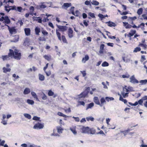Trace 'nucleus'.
<instances>
[{
    "mask_svg": "<svg viewBox=\"0 0 147 147\" xmlns=\"http://www.w3.org/2000/svg\"><path fill=\"white\" fill-rule=\"evenodd\" d=\"M127 86H125V88H123V90L124 91H126L127 92H128L130 90V88L131 87H128L127 88H126Z\"/></svg>",
    "mask_w": 147,
    "mask_h": 147,
    "instance_id": "7c9ffc66",
    "label": "nucleus"
},
{
    "mask_svg": "<svg viewBox=\"0 0 147 147\" xmlns=\"http://www.w3.org/2000/svg\"><path fill=\"white\" fill-rule=\"evenodd\" d=\"M7 120H5V119H2L1 123L4 125H6L7 124Z\"/></svg>",
    "mask_w": 147,
    "mask_h": 147,
    "instance_id": "a18cd8bd",
    "label": "nucleus"
},
{
    "mask_svg": "<svg viewBox=\"0 0 147 147\" xmlns=\"http://www.w3.org/2000/svg\"><path fill=\"white\" fill-rule=\"evenodd\" d=\"M51 136H59V134L57 133H53V134H51Z\"/></svg>",
    "mask_w": 147,
    "mask_h": 147,
    "instance_id": "0e129e2a",
    "label": "nucleus"
},
{
    "mask_svg": "<svg viewBox=\"0 0 147 147\" xmlns=\"http://www.w3.org/2000/svg\"><path fill=\"white\" fill-rule=\"evenodd\" d=\"M35 31L36 35H39V33L40 32V29L37 27H36L35 28Z\"/></svg>",
    "mask_w": 147,
    "mask_h": 147,
    "instance_id": "b1692460",
    "label": "nucleus"
},
{
    "mask_svg": "<svg viewBox=\"0 0 147 147\" xmlns=\"http://www.w3.org/2000/svg\"><path fill=\"white\" fill-rule=\"evenodd\" d=\"M30 92V88H26L24 89L23 93L24 94H29Z\"/></svg>",
    "mask_w": 147,
    "mask_h": 147,
    "instance_id": "ddd939ff",
    "label": "nucleus"
},
{
    "mask_svg": "<svg viewBox=\"0 0 147 147\" xmlns=\"http://www.w3.org/2000/svg\"><path fill=\"white\" fill-rule=\"evenodd\" d=\"M42 98L43 100H45L47 99V96L45 94H43V95L42 97Z\"/></svg>",
    "mask_w": 147,
    "mask_h": 147,
    "instance_id": "052dcab7",
    "label": "nucleus"
},
{
    "mask_svg": "<svg viewBox=\"0 0 147 147\" xmlns=\"http://www.w3.org/2000/svg\"><path fill=\"white\" fill-rule=\"evenodd\" d=\"M54 94V92H52L51 90H50L49 91L48 95L49 96H52Z\"/></svg>",
    "mask_w": 147,
    "mask_h": 147,
    "instance_id": "79ce46f5",
    "label": "nucleus"
},
{
    "mask_svg": "<svg viewBox=\"0 0 147 147\" xmlns=\"http://www.w3.org/2000/svg\"><path fill=\"white\" fill-rule=\"evenodd\" d=\"M44 57L45 59H47L48 61H50L51 59V57L50 56H49L48 55H45L44 56Z\"/></svg>",
    "mask_w": 147,
    "mask_h": 147,
    "instance_id": "c03bdc74",
    "label": "nucleus"
},
{
    "mask_svg": "<svg viewBox=\"0 0 147 147\" xmlns=\"http://www.w3.org/2000/svg\"><path fill=\"white\" fill-rule=\"evenodd\" d=\"M40 118L38 117L37 116H34L33 117L32 119L34 120L38 121L39 120Z\"/></svg>",
    "mask_w": 147,
    "mask_h": 147,
    "instance_id": "603ef678",
    "label": "nucleus"
},
{
    "mask_svg": "<svg viewBox=\"0 0 147 147\" xmlns=\"http://www.w3.org/2000/svg\"><path fill=\"white\" fill-rule=\"evenodd\" d=\"M91 3L92 5L96 6L98 5L99 4V2L96 0H93L91 2Z\"/></svg>",
    "mask_w": 147,
    "mask_h": 147,
    "instance_id": "aec40b11",
    "label": "nucleus"
},
{
    "mask_svg": "<svg viewBox=\"0 0 147 147\" xmlns=\"http://www.w3.org/2000/svg\"><path fill=\"white\" fill-rule=\"evenodd\" d=\"M28 43V41L27 39H26L24 40V42L23 43V45L24 46H26Z\"/></svg>",
    "mask_w": 147,
    "mask_h": 147,
    "instance_id": "473e14b6",
    "label": "nucleus"
},
{
    "mask_svg": "<svg viewBox=\"0 0 147 147\" xmlns=\"http://www.w3.org/2000/svg\"><path fill=\"white\" fill-rule=\"evenodd\" d=\"M39 79L41 81H43L45 80V77L44 75L40 74H38Z\"/></svg>",
    "mask_w": 147,
    "mask_h": 147,
    "instance_id": "dca6fc26",
    "label": "nucleus"
},
{
    "mask_svg": "<svg viewBox=\"0 0 147 147\" xmlns=\"http://www.w3.org/2000/svg\"><path fill=\"white\" fill-rule=\"evenodd\" d=\"M106 23H108V26L110 27H115L116 26V25L115 23L111 21H109V22H107Z\"/></svg>",
    "mask_w": 147,
    "mask_h": 147,
    "instance_id": "6ab92c4d",
    "label": "nucleus"
},
{
    "mask_svg": "<svg viewBox=\"0 0 147 147\" xmlns=\"http://www.w3.org/2000/svg\"><path fill=\"white\" fill-rule=\"evenodd\" d=\"M94 101L96 104H99V101L97 97H95L94 98Z\"/></svg>",
    "mask_w": 147,
    "mask_h": 147,
    "instance_id": "a211bd4d",
    "label": "nucleus"
},
{
    "mask_svg": "<svg viewBox=\"0 0 147 147\" xmlns=\"http://www.w3.org/2000/svg\"><path fill=\"white\" fill-rule=\"evenodd\" d=\"M19 37L18 35H16L15 36V39L13 40H11V42H16L19 40Z\"/></svg>",
    "mask_w": 147,
    "mask_h": 147,
    "instance_id": "4be33fe9",
    "label": "nucleus"
},
{
    "mask_svg": "<svg viewBox=\"0 0 147 147\" xmlns=\"http://www.w3.org/2000/svg\"><path fill=\"white\" fill-rule=\"evenodd\" d=\"M80 72L82 74L83 77H85L86 75V73L85 71H81Z\"/></svg>",
    "mask_w": 147,
    "mask_h": 147,
    "instance_id": "680f3d73",
    "label": "nucleus"
},
{
    "mask_svg": "<svg viewBox=\"0 0 147 147\" xmlns=\"http://www.w3.org/2000/svg\"><path fill=\"white\" fill-rule=\"evenodd\" d=\"M94 106V103L93 102H91L88 105L86 109L87 110L89 109H91Z\"/></svg>",
    "mask_w": 147,
    "mask_h": 147,
    "instance_id": "f3484780",
    "label": "nucleus"
},
{
    "mask_svg": "<svg viewBox=\"0 0 147 147\" xmlns=\"http://www.w3.org/2000/svg\"><path fill=\"white\" fill-rule=\"evenodd\" d=\"M13 57L15 59L19 60L21 58V53L19 52L18 51L17 49H15L13 51L10 49L9 50V53L8 55H3L1 58L4 61L9 59V57Z\"/></svg>",
    "mask_w": 147,
    "mask_h": 147,
    "instance_id": "f257e3e1",
    "label": "nucleus"
},
{
    "mask_svg": "<svg viewBox=\"0 0 147 147\" xmlns=\"http://www.w3.org/2000/svg\"><path fill=\"white\" fill-rule=\"evenodd\" d=\"M48 3L47 2H42L40 3L39 5L37 6L36 8L41 10L42 9L46 8L47 6V5Z\"/></svg>",
    "mask_w": 147,
    "mask_h": 147,
    "instance_id": "7ed1b4c3",
    "label": "nucleus"
},
{
    "mask_svg": "<svg viewBox=\"0 0 147 147\" xmlns=\"http://www.w3.org/2000/svg\"><path fill=\"white\" fill-rule=\"evenodd\" d=\"M44 127V124L41 123H36L33 126V128L34 129H42Z\"/></svg>",
    "mask_w": 147,
    "mask_h": 147,
    "instance_id": "20e7f679",
    "label": "nucleus"
},
{
    "mask_svg": "<svg viewBox=\"0 0 147 147\" xmlns=\"http://www.w3.org/2000/svg\"><path fill=\"white\" fill-rule=\"evenodd\" d=\"M139 45L140 46L144 47V49H145L147 47V45L146 44H144L143 43H141Z\"/></svg>",
    "mask_w": 147,
    "mask_h": 147,
    "instance_id": "de8ad7c7",
    "label": "nucleus"
},
{
    "mask_svg": "<svg viewBox=\"0 0 147 147\" xmlns=\"http://www.w3.org/2000/svg\"><path fill=\"white\" fill-rule=\"evenodd\" d=\"M3 72L5 73H6L7 72H9L10 71L11 69L10 68H7L5 67H3Z\"/></svg>",
    "mask_w": 147,
    "mask_h": 147,
    "instance_id": "412c9836",
    "label": "nucleus"
},
{
    "mask_svg": "<svg viewBox=\"0 0 147 147\" xmlns=\"http://www.w3.org/2000/svg\"><path fill=\"white\" fill-rule=\"evenodd\" d=\"M105 99L107 101L109 102L110 101L114 100V99L112 97H105Z\"/></svg>",
    "mask_w": 147,
    "mask_h": 147,
    "instance_id": "5701e85b",
    "label": "nucleus"
},
{
    "mask_svg": "<svg viewBox=\"0 0 147 147\" xmlns=\"http://www.w3.org/2000/svg\"><path fill=\"white\" fill-rule=\"evenodd\" d=\"M57 26L60 30L62 32H64L67 30V27L66 26L57 25Z\"/></svg>",
    "mask_w": 147,
    "mask_h": 147,
    "instance_id": "6e6552de",
    "label": "nucleus"
},
{
    "mask_svg": "<svg viewBox=\"0 0 147 147\" xmlns=\"http://www.w3.org/2000/svg\"><path fill=\"white\" fill-rule=\"evenodd\" d=\"M17 10L19 12H21L22 10V8L21 7H18L17 8Z\"/></svg>",
    "mask_w": 147,
    "mask_h": 147,
    "instance_id": "864d4df0",
    "label": "nucleus"
},
{
    "mask_svg": "<svg viewBox=\"0 0 147 147\" xmlns=\"http://www.w3.org/2000/svg\"><path fill=\"white\" fill-rule=\"evenodd\" d=\"M89 57L88 55H85V57H83L82 60V63H85L86 61H87L89 59Z\"/></svg>",
    "mask_w": 147,
    "mask_h": 147,
    "instance_id": "9d476101",
    "label": "nucleus"
},
{
    "mask_svg": "<svg viewBox=\"0 0 147 147\" xmlns=\"http://www.w3.org/2000/svg\"><path fill=\"white\" fill-rule=\"evenodd\" d=\"M132 27V26L129 24L128 23L127 24L126 26H125V28H130Z\"/></svg>",
    "mask_w": 147,
    "mask_h": 147,
    "instance_id": "338daca9",
    "label": "nucleus"
},
{
    "mask_svg": "<svg viewBox=\"0 0 147 147\" xmlns=\"http://www.w3.org/2000/svg\"><path fill=\"white\" fill-rule=\"evenodd\" d=\"M38 39L40 41H45L46 40V39L44 37H40Z\"/></svg>",
    "mask_w": 147,
    "mask_h": 147,
    "instance_id": "37998d69",
    "label": "nucleus"
},
{
    "mask_svg": "<svg viewBox=\"0 0 147 147\" xmlns=\"http://www.w3.org/2000/svg\"><path fill=\"white\" fill-rule=\"evenodd\" d=\"M130 32H129L127 35L129 37H131L133 36L136 33V31L135 30H131Z\"/></svg>",
    "mask_w": 147,
    "mask_h": 147,
    "instance_id": "f8f14e48",
    "label": "nucleus"
},
{
    "mask_svg": "<svg viewBox=\"0 0 147 147\" xmlns=\"http://www.w3.org/2000/svg\"><path fill=\"white\" fill-rule=\"evenodd\" d=\"M62 38L63 40V41L65 43H66L67 42V40L65 38V37L63 35L62 36Z\"/></svg>",
    "mask_w": 147,
    "mask_h": 147,
    "instance_id": "09e8293b",
    "label": "nucleus"
},
{
    "mask_svg": "<svg viewBox=\"0 0 147 147\" xmlns=\"http://www.w3.org/2000/svg\"><path fill=\"white\" fill-rule=\"evenodd\" d=\"M24 116L25 117L27 118L28 119H30L31 118V116L29 114L27 113H24Z\"/></svg>",
    "mask_w": 147,
    "mask_h": 147,
    "instance_id": "c756f323",
    "label": "nucleus"
},
{
    "mask_svg": "<svg viewBox=\"0 0 147 147\" xmlns=\"http://www.w3.org/2000/svg\"><path fill=\"white\" fill-rule=\"evenodd\" d=\"M141 50V48L140 47H137L133 51L134 52L136 53L138 51H140Z\"/></svg>",
    "mask_w": 147,
    "mask_h": 147,
    "instance_id": "c9c22d12",
    "label": "nucleus"
},
{
    "mask_svg": "<svg viewBox=\"0 0 147 147\" xmlns=\"http://www.w3.org/2000/svg\"><path fill=\"white\" fill-rule=\"evenodd\" d=\"M27 102L29 105H32L34 103V102L33 100L30 99H28L27 100Z\"/></svg>",
    "mask_w": 147,
    "mask_h": 147,
    "instance_id": "bb28decb",
    "label": "nucleus"
},
{
    "mask_svg": "<svg viewBox=\"0 0 147 147\" xmlns=\"http://www.w3.org/2000/svg\"><path fill=\"white\" fill-rule=\"evenodd\" d=\"M138 104H139L140 105H142L143 101L142 99H141L140 100H139L138 101Z\"/></svg>",
    "mask_w": 147,
    "mask_h": 147,
    "instance_id": "bf43d9fd",
    "label": "nucleus"
},
{
    "mask_svg": "<svg viewBox=\"0 0 147 147\" xmlns=\"http://www.w3.org/2000/svg\"><path fill=\"white\" fill-rule=\"evenodd\" d=\"M98 16L101 19V20H102V19L104 18V15L101 14H99Z\"/></svg>",
    "mask_w": 147,
    "mask_h": 147,
    "instance_id": "5fc2aeb1",
    "label": "nucleus"
},
{
    "mask_svg": "<svg viewBox=\"0 0 147 147\" xmlns=\"http://www.w3.org/2000/svg\"><path fill=\"white\" fill-rule=\"evenodd\" d=\"M56 33L57 35L58 38L59 39V40H61V37L60 36L61 34L59 32H58V30H56Z\"/></svg>",
    "mask_w": 147,
    "mask_h": 147,
    "instance_id": "f704fd0d",
    "label": "nucleus"
},
{
    "mask_svg": "<svg viewBox=\"0 0 147 147\" xmlns=\"http://www.w3.org/2000/svg\"><path fill=\"white\" fill-rule=\"evenodd\" d=\"M42 34L45 36H47L48 34V32L46 31L43 30L41 31Z\"/></svg>",
    "mask_w": 147,
    "mask_h": 147,
    "instance_id": "49530a36",
    "label": "nucleus"
},
{
    "mask_svg": "<svg viewBox=\"0 0 147 147\" xmlns=\"http://www.w3.org/2000/svg\"><path fill=\"white\" fill-rule=\"evenodd\" d=\"M5 10L7 12H9V11L11 10L10 8V6L9 5L5 6Z\"/></svg>",
    "mask_w": 147,
    "mask_h": 147,
    "instance_id": "2f4dec72",
    "label": "nucleus"
},
{
    "mask_svg": "<svg viewBox=\"0 0 147 147\" xmlns=\"http://www.w3.org/2000/svg\"><path fill=\"white\" fill-rule=\"evenodd\" d=\"M29 145H28V147H40V146H37L34 144H30V143H29Z\"/></svg>",
    "mask_w": 147,
    "mask_h": 147,
    "instance_id": "ea45409f",
    "label": "nucleus"
},
{
    "mask_svg": "<svg viewBox=\"0 0 147 147\" xmlns=\"http://www.w3.org/2000/svg\"><path fill=\"white\" fill-rule=\"evenodd\" d=\"M146 59V58H145V56L144 55L142 56L141 57V59L140 60V61L142 62H143L144 60H145Z\"/></svg>",
    "mask_w": 147,
    "mask_h": 147,
    "instance_id": "13d9d810",
    "label": "nucleus"
},
{
    "mask_svg": "<svg viewBox=\"0 0 147 147\" xmlns=\"http://www.w3.org/2000/svg\"><path fill=\"white\" fill-rule=\"evenodd\" d=\"M57 115H59V116H62V117H69L68 116H67V115H66L64 114H63L62 113H61V112H58V113Z\"/></svg>",
    "mask_w": 147,
    "mask_h": 147,
    "instance_id": "cd10ccee",
    "label": "nucleus"
},
{
    "mask_svg": "<svg viewBox=\"0 0 147 147\" xmlns=\"http://www.w3.org/2000/svg\"><path fill=\"white\" fill-rule=\"evenodd\" d=\"M24 31L26 35L28 36L30 35V30L29 28H25Z\"/></svg>",
    "mask_w": 147,
    "mask_h": 147,
    "instance_id": "4468645a",
    "label": "nucleus"
},
{
    "mask_svg": "<svg viewBox=\"0 0 147 147\" xmlns=\"http://www.w3.org/2000/svg\"><path fill=\"white\" fill-rule=\"evenodd\" d=\"M45 71L47 76H49L51 74V71Z\"/></svg>",
    "mask_w": 147,
    "mask_h": 147,
    "instance_id": "6e6d98bb",
    "label": "nucleus"
},
{
    "mask_svg": "<svg viewBox=\"0 0 147 147\" xmlns=\"http://www.w3.org/2000/svg\"><path fill=\"white\" fill-rule=\"evenodd\" d=\"M6 26H7L8 27V29L11 34H13V33H15L16 32V30L14 27H12L11 28H10L8 25H6Z\"/></svg>",
    "mask_w": 147,
    "mask_h": 147,
    "instance_id": "0eeeda50",
    "label": "nucleus"
},
{
    "mask_svg": "<svg viewBox=\"0 0 147 147\" xmlns=\"http://www.w3.org/2000/svg\"><path fill=\"white\" fill-rule=\"evenodd\" d=\"M142 12L143 9L142 8H140L138 9L137 11V13L138 15H140L142 14Z\"/></svg>",
    "mask_w": 147,
    "mask_h": 147,
    "instance_id": "a878e982",
    "label": "nucleus"
},
{
    "mask_svg": "<svg viewBox=\"0 0 147 147\" xmlns=\"http://www.w3.org/2000/svg\"><path fill=\"white\" fill-rule=\"evenodd\" d=\"M86 119L88 121H94V118L93 117H87L86 118Z\"/></svg>",
    "mask_w": 147,
    "mask_h": 147,
    "instance_id": "a19ab883",
    "label": "nucleus"
},
{
    "mask_svg": "<svg viewBox=\"0 0 147 147\" xmlns=\"http://www.w3.org/2000/svg\"><path fill=\"white\" fill-rule=\"evenodd\" d=\"M70 130L72 131L73 134L75 135H76L77 134V131L75 129L70 128Z\"/></svg>",
    "mask_w": 147,
    "mask_h": 147,
    "instance_id": "e433bc0d",
    "label": "nucleus"
},
{
    "mask_svg": "<svg viewBox=\"0 0 147 147\" xmlns=\"http://www.w3.org/2000/svg\"><path fill=\"white\" fill-rule=\"evenodd\" d=\"M109 64L106 61L104 62L102 64V67H107L108 66Z\"/></svg>",
    "mask_w": 147,
    "mask_h": 147,
    "instance_id": "4c0bfd02",
    "label": "nucleus"
},
{
    "mask_svg": "<svg viewBox=\"0 0 147 147\" xmlns=\"http://www.w3.org/2000/svg\"><path fill=\"white\" fill-rule=\"evenodd\" d=\"M31 94L32 96L34 98H36V99H38V96L36 93L33 92H32Z\"/></svg>",
    "mask_w": 147,
    "mask_h": 147,
    "instance_id": "393cba45",
    "label": "nucleus"
},
{
    "mask_svg": "<svg viewBox=\"0 0 147 147\" xmlns=\"http://www.w3.org/2000/svg\"><path fill=\"white\" fill-rule=\"evenodd\" d=\"M82 133L88 134H94L96 132L95 130L93 128H90L88 127H83L82 128Z\"/></svg>",
    "mask_w": 147,
    "mask_h": 147,
    "instance_id": "f03ea898",
    "label": "nucleus"
},
{
    "mask_svg": "<svg viewBox=\"0 0 147 147\" xmlns=\"http://www.w3.org/2000/svg\"><path fill=\"white\" fill-rule=\"evenodd\" d=\"M82 17L84 19H85L87 17V15L86 13H83L82 14Z\"/></svg>",
    "mask_w": 147,
    "mask_h": 147,
    "instance_id": "774afa93",
    "label": "nucleus"
},
{
    "mask_svg": "<svg viewBox=\"0 0 147 147\" xmlns=\"http://www.w3.org/2000/svg\"><path fill=\"white\" fill-rule=\"evenodd\" d=\"M139 82L142 84H145L147 83V80H141Z\"/></svg>",
    "mask_w": 147,
    "mask_h": 147,
    "instance_id": "72a5a7b5",
    "label": "nucleus"
},
{
    "mask_svg": "<svg viewBox=\"0 0 147 147\" xmlns=\"http://www.w3.org/2000/svg\"><path fill=\"white\" fill-rule=\"evenodd\" d=\"M89 15L92 18H95L94 14V13L90 12L89 13Z\"/></svg>",
    "mask_w": 147,
    "mask_h": 147,
    "instance_id": "8fccbe9b",
    "label": "nucleus"
},
{
    "mask_svg": "<svg viewBox=\"0 0 147 147\" xmlns=\"http://www.w3.org/2000/svg\"><path fill=\"white\" fill-rule=\"evenodd\" d=\"M72 118L74 119L76 121L79 122L80 121V119L78 117H75L73 116Z\"/></svg>",
    "mask_w": 147,
    "mask_h": 147,
    "instance_id": "4d7b16f0",
    "label": "nucleus"
},
{
    "mask_svg": "<svg viewBox=\"0 0 147 147\" xmlns=\"http://www.w3.org/2000/svg\"><path fill=\"white\" fill-rule=\"evenodd\" d=\"M71 3H65L62 6V8L67 9L69 7L71 6Z\"/></svg>",
    "mask_w": 147,
    "mask_h": 147,
    "instance_id": "1a4fd4ad",
    "label": "nucleus"
},
{
    "mask_svg": "<svg viewBox=\"0 0 147 147\" xmlns=\"http://www.w3.org/2000/svg\"><path fill=\"white\" fill-rule=\"evenodd\" d=\"M121 94L123 96V97L124 98H125L126 97H127L128 96V93H125L123 92H122L121 93Z\"/></svg>",
    "mask_w": 147,
    "mask_h": 147,
    "instance_id": "58836bf2",
    "label": "nucleus"
},
{
    "mask_svg": "<svg viewBox=\"0 0 147 147\" xmlns=\"http://www.w3.org/2000/svg\"><path fill=\"white\" fill-rule=\"evenodd\" d=\"M130 82L133 84L138 83L139 82L135 78L134 75L130 78Z\"/></svg>",
    "mask_w": 147,
    "mask_h": 147,
    "instance_id": "423d86ee",
    "label": "nucleus"
},
{
    "mask_svg": "<svg viewBox=\"0 0 147 147\" xmlns=\"http://www.w3.org/2000/svg\"><path fill=\"white\" fill-rule=\"evenodd\" d=\"M100 101L102 104H106V101L105 98L104 97L102 98L100 100Z\"/></svg>",
    "mask_w": 147,
    "mask_h": 147,
    "instance_id": "c85d7f7f",
    "label": "nucleus"
},
{
    "mask_svg": "<svg viewBox=\"0 0 147 147\" xmlns=\"http://www.w3.org/2000/svg\"><path fill=\"white\" fill-rule=\"evenodd\" d=\"M105 47V45L103 44H102L100 46V49L101 50H103Z\"/></svg>",
    "mask_w": 147,
    "mask_h": 147,
    "instance_id": "e2e57ef3",
    "label": "nucleus"
},
{
    "mask_svg": "<svg viewBox=\"0 0 147 147\" xmlns=\"http://www.w3.org/2000/svg\"><path fill=\"white\" fill-rule=\"evenodd\" d=\"M102 84L104 86L103 88L105 89H107L108 87L107 86L105 85V83L104 82H102Z\"/></svg>",
    "mask_w": 147,
    "mask_h": 147,
    "instance_id": "69168bd1",
    "label": "nucleus"
},
{
    "mask_svg": "<svg viewBox=\"0 0 147 147\" xmlns=\"http://www.w3.org/2000/svg\"><path fill=\"white\" fill-rule=\"evenodd\" d=\"M10 8L11 10H17L16 7L15 6H10Z\"/></svg>",
    "mask_w": 147,
    "mask_h": 147,
    "instance_id": "3c124183",
    "label": "nucleus"
},
{
    "mask_svg": "<svg viewBox=\"0 0 147 147\" xmlns=\"http://www.w3.org/2000/svg\"><path fill=\"white\" fill-rule=\"evenodd\" d=\"M57 131L59 134H61L63 130V129L60 126H57Z\"/></svg>",
    "mask_w": 147,
    "mask_h": 147,
    "instance_id": "9b49d317",
    "label": "nucleus"
},
{
    "mask_svg": "<svg viewBox=\"0 0 147 147\" xmlns=\"http://www.w3.org/2000/svg\"><path fill=\"white\" fill-rule=\"evenodd\" d=\"M88 92L86 91H84L83 92L81 93L80 94L78 95L77 98L79 99H80L82 98H85L88 94Z\"/></svg>",
    "mask_w": 147,
    "mask_h": 147,
    "instance_id": "39448f33",
    "label": "nucleus"
},
{
    "mask_svg": "<svg viewBox=\"0 0 147 147\" xmlns=\"http://www.w3.org/2000/svg\"><path fill=\"white\" fill-rule=\"evenodd\" d=\"M3 22L7 24H8L10 23V20L8 16H5V19L4 20Z\"/></svg>",
    "mask_w": 147,
    "mask_h": 147,
    "instance_id": "2eb2a0df",
    "label": "nucleus"
}]
</instances>
